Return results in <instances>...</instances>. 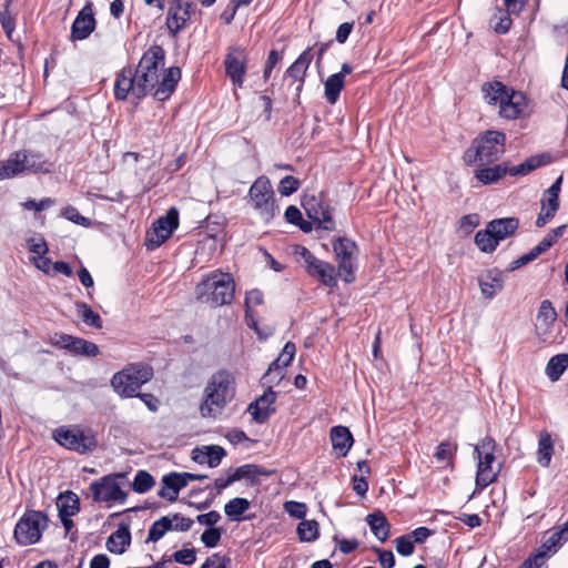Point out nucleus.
<instances>
[{"label": "nucleus", "mask_w": 568, "mask_h": 568, "mask_svg": "<svg viewBox=\"0 0 568 568\" xmlns=\"http://www.w3.org/2000/svg\"><path fill=\"white\" fill-rule=\"evenodd\" d=\"M236 389L235 376L227 369H219L209 379L204 392L200 413L205 418H216L234 398Z\"/></svg>", "instance_id": "obj_1"}, {"label": "nucleus", "mask_w": 568, "mask_h": 568, "mask_svg": "<svg viewBox=\"0 0 568 568\" xmlns=\"http://www.w3.org/2000/svg\"><path fill=\"white\" fill-rule=\"evenodd\" d=\"M235 282L230 273L213 271L203 275L195 286L194 294L197 302L211 307L229 305L234 300Z\"/></svg>", "instance_id": "obj_2"}, {"label": "nucleus", "mask_w": 568, "mask_h": 568, "mask_svg": "<svg viewBox=\"0 0 568 568\" xmlns=\"http://www.w3.org/2000/svg\"><path fill=\"white\" fill-rule=\"evenodd\" d=\"M134 73L138 79V91L143 92L146 97L149 93L158 101L170 99L181 80V69L179 67H170L163 72L160 80V73L151 70H142L135 68Z\"/></svg>", "instance_id": "obj_3"}, {"label": "nucleus", "mask_w": 568, "mask_h": 568, "mask_svg": "<svg viewBox=\"0 0 568 568\" xmlns=\"http://www.w3.org/2000/svg\"><path fill=\"white\" fill-rule=\"evenodd\" d=\"M506 135L501 131L487 130L477 136L467 149L464 160L468 165H488L497 161L506 151Z\"/></svg>", "instance_id": "obj_4"}, {"label": "nucleus", "mask_w": 568, "mask_h": 568, "mask_svg": "<svg viewBox=\"0 0 568 568\" xmlns=\"http://www.w3.org/2000/svg\"><path fill=\"white\" fill-rule=\"evenodd\" d=\"M52 438L60 446L80 455L90 454L98 447L94 432L79 425L60 426L53 430Z\"/></svg>", "instance_id": "obj_5"}, {"label": "nucleus", "mask_w": 568, "mask_h": 568, "mask_svg": "<svg viewBox=\"0 0 568 568\" xmlns=\"http://www.w3.org/2000/svg\"><path fill=\"white\" fill-rule=\"evenodd\" d=\"M153 377V368L145 364H132L115 373L111 379L113 389L121 397H134L138 389Z\"/></svg>", "instance_id": "obj_6"}, {"label": "nucleus", "mask_w": 568, "mask_h": 568, "mask_svg": "<svg viewBox=\"0 0 568 568\" xmlns=\"http://www.w3.org/2000/svg\"><path fill=\"white\" fill-rule=\"evenodd\" d=\"M496 442L490 436H485L476 446L475 454L477 455V471L476 485L484 489L497 480L500 471V465L496 464L495 457Z\"/></svg>", "instance_id": "obj_7"}, {"label": "nucleus", "mask_w": 568, "mask_h": 568, "mask_svg": "<svg viewBox=\"0 0 568 568\" xmlns=\"http://www.w3.org/2000/svg\"><path fill=\"white\" fill-rule=\"evenodd\" d=\"M48 516L40 510H26L14 526L13 538L20 546L37 544L48 527Z\"/></svg>", "instance_id": "obj_8"}, {"label": "nucleus", "mask_w": 568, "mask_h": 568, "mask_svg": "<svg viewBox=\"0 0 568 568\" xmlns=\"http://www.w3.org/2000/svg\"><path fill=\"white\" fill-rule=\"evenodd\" d=\"M248 197L254 210L265 221L270 222L277 212L274 191L267 176H258L248 190Z\"/></svg>", "instance_id": "obj_9"}, {"label": "nucleus", "mask_w": 568, "mask_h": 568, "mask_svg": "<svg viewBox=\"0 0 568 568\" xmlns=\"http://www.w3.org/2000/svg\"><path fill=\"white\" fill-rule=\"evenodd\" d=\"M123 477V474L114 473L92 481L89 489L91 491L93 501L106 504H124L128 498V494L121 488L120 483L118 481Z\"/></svg>", "instance_id": "obj_10"}, {"label": "nucleus", "mask_w": 568, "mask_h": 568, "mask_svg": "<svg viewBox=\"0 0 568 568\" xmlns=\"http://www.w3.org/2000/svg\"><path fill=\"white\" fill-rule=\"evenodd\" d=\"M13 178L24 172L50 173L53 163L44 159L42 153L32 151H16L8 158Z\"/></svg>", "instance_id": "obj_11"}, {"label": "nucleus", "mask_w": 568, "mask_h": 568, "mask_svg": "<svg viewBox=\"0 0 568 568\" xmlns=\"http://www.w3.org/2000/svg\"><path fill=\"white\" fill-rule=\"evenodd\" d=\"M303 207L310 220L316 222V230L321 229L333 232L336 223L333 219V207L328 204L323 193L318 195L305 196Z\"/></svg>", "instance_id": "obj_12"}, {"label": "nucleus", "mask_w": 568, "mask_h": 568, "mask_svg": "<svg viewBox=\"0 0 568 568\" xmlns=\"http://www.w3.org/2000/svg\"><path fill=\"white\" fill-rule=\"evenodd\" d=\"M179 226V211L176 207H170L166 214L153 223L151 231L146 233L145 246L153 250L162 245L171 237L174 230Z\"/></svg>", "instance_id": "obj_13"}, {"label": "nucleus", "mask_w": 568, "mask_h": 568, "mask_svg": "<svg viewBox=\"0 0 568 568\" xmlns=\"http://www.w3.org/2000/svg\"><path fill=\"white\" fill-rule=\"evenodd\" d=\"M246 64L247 54L245 49L240 45L230 47L224 59V69L226 77L230 78L236 88L243 87Z\"/></svg>", "instance_id": "obj_14"}, {"label": "nucleus", "mask_w": 568, "mask_h": 568, "mask_svg": "<svg viewBox=\"0 0 568 568\" xmlns=\"http://www.w3.org/2000/svg\"><path fill=\"white\" fill-rule=\"evenodd\" d=\"M50 343L53 346L69 351L73 355H81L88 357H95L100 351L97 344L81 337H75L69 334L55 333Z\"/></svg>", "instance_id": "obj_15"}, {"label": "nucleus", "mask_w": 568, "mask_h": 568, "mask_svg": "<svg viewBox=\"0 0 568 568\" xmlns=\"http://www.w3.org/2000/svg\"><path fill=\"white\" fill-rule=\"evenodd\" d=\"M193 12L194 4L191 0H171L165 22L170 34L175 37L184 29Z\"/></svg>", "instance_id": "obj_16"}, {"label": "nucleus", "mask_w": 568, "mask_h": 568, "mask_svg": "<svg viewBox=\"0 0 568 568\" xmlns=\"http://www.w3.org/2000/svg\"><path fill=\"white\" fill-rule=\"evenodd\" d=\"M136 89L138 79L133 69L130 65L122 68L115 75L114 98L118 101H125L130 95L136 100L143 99V92L140 93Z\"/></svg>", "instance_id": "obj_17"}, {"label": "nucleus", "mask_w": 568, "mask_h": 568, "mask_svg": "<svg viewBox=\"0 0 568 568\" xmlns=\"http://www.w3.org/2000/svg\"><path fill=\"white\" fill-rule=\"evenodd\" d=\"M295 352V344L287 342L278 357L270 364L268 369L262 378L263 384L278 385L285 376V368L294 359Z\"/></svg>", "instance_id": "obj_18"}, {"label": "nucleus", "mask_w": 568, "mask_h": 568, "mask_svg": "<svg viewBox=\"0 0 568 568\" xmlns=\"http://www.w3.org/2000/svg\"><path fill=\"white\" fill-rule=\"evenodd\" d=\"M267 389L255 400L248 404L247 412L254 422L264 424L276 410L275 402L277 393L273 390L274 384H266Z\"/></svg>", "instance_id": "obj_19"}, {"label": "nucleus", "mask_w": 568, "mask_h": 568, "mask_svg": "<svg viewBox=\"0 0 568 568\" xmlns=\"http://www.w3.org/2000/svg\"><path fill=\"white\" fill-rule=\"evenodd\" d=\"M97 20L93 12V3L88 1L84 7L78 12L72 27L71 39L73 41H82L88 39L94 31Z\"/></svg>", "instance_id": "obj_20"}, {"label": "nucleus", "mask_w": 568, "mask_h": 568, "mask_svg": "<svg viewBox=\"0 0 568 568\" xmlns=\"http://www.w3.org/2000/svg\"><path fill=\"white\" fill-rule=\"evenodd\" d=\"M527 109V98L524 93L510 90L499 103V115L506 120H516L523 116Z\"/></svg>", "instance_id": "obj_21"}, {"label": "nucleus", "mask_w": 568, "mask_h": 568, "mask_svg": "<svg viewBox=\"0 0 568 568\" xmlns=\"http://www.w3.org/2000/svg\"><path fill=\"white\" fill-rule=\"evenodd\" d=\"M557 318V312L549 300L540 303L538 314L536 316L535 328L537 335L546 341L551 332V327Z\"/></svg>", "instance_id": "obj_22"}, {"label": "nucleus", "mask_w": 568, "mask_h": 568, "mask_svg": "<svg viewBox=\"0 0 568 568\" xmlns=\"http://www.w3.org/2000/svg\"><path fill=\"white\" fill-rule=\"evenodd\" d=\"M311 50L312 49L310 47L306 48L285 72L286 77L300 82L298 87L296 88L298 92L304 85L306 72L313 59Z\"/></svg>", "instance_id": "obj_23"}, {"label": "nucleus", "mask_w": 568, "mask_h": 568, "mask_svg": "<svg viewBox=\"0 0 568 568\" xmlns=\"http://www.w3.org/2000/svg\"><path fill=\"white\" fill-rule=\"evenodd\" d=\"M165 61V51L159 44L151 45L142 55L136 67L160 73Z\"/></svg>", "instance_id": "obj_24"}, {"label": "nucleus", "mask_w": 568, "mask_h": 568, "mask_svg": "<svg viewBox=\"0 0 568 568\" xmlns=\"http://www.w3.org/2000/svg\"><path fill=\"white\" fill-rule=\"evenodd\" d=\"M333 449L338 456L345 457L353 445V436L345 426H334L329 433Z\"/></svg>", "instance_id": "obj_25"}, {"label": "nucleus", "mask_w": 568, "mask_h": 568, "mask_svg": "<svg viewBox=\"0 0 568 568\" xmlns=\"http://www.w3.org/2000/svg\"><path fill=\"white\" fill-rule=\"evenodd\" d=\"M306 272L310 276L318 278L322 284L328 287H334L337 284L335 267L328 262L317 258Z\"/></svg>", "instance_id": "obj_26"}, {"label": "nucleus", "mask_w": 568, "mask_h": 568, "mask_svg": "<svg viewBox=\"0 0 568 568\" xmlns=\"http://www.w3.org/2000/svg\"><path fill=\"white\" fill-rule=\"evenodd\" d=\"M131 542V532L125 524H120L118 529L106 539V548L110 552L122 555Z\"/></svg>", "instance_id": "obj_27"}, {"label": "nucleus", "mask_w": 568, "mask_h": 568, "mask_svg": "<svg viewBox=\"0 0 568 568\" xmlns=\"http://www.w3.org/2000/svg\"><path fill=\"white\" fill-rule=\"evenodd\" d=\"M487 226L489 227V232L494 234L495 239L500 242L515 234L519 227V220L517 217L497 219L490 221Z\"/></svg>", "instance_id": "obj_28"}, {"label": "nucleus", "mask_w": 568, "mask_h": 568, "mask_svg": "<svg viewBox=\"0 0 568 568\" xmlns=\"http://www.w3.org/2000/svg\"><path fill=\"white\" fill-rule=\"evenodd\" d=\"M366 521L373 532V535L382 542L386 541L389 537L390 525L385 515L377 510L368 514Z\"/></svg>", "instance_id": "obj_29"}, {"label": "nucleus", "mask_w": 568, "mask_h": 568, "mask_svg": "<svg viewBox=\"0 0 568 568\" xmlns=\"http://www.w3.org/2000/svg\"><path fill=\"white\" fill-rule=\"evenodd\" d=\"M479 287L481 294L491 300L498 292H500L504 287V281L498 271H489L486 275L480 276Z\"/></svg>", "instance_id": "obj_30"}, {"label": "nucleus", "mask_w": 568, "mask_h": 568, "mask_svg": "<svg viewBox=\"0 0 568 568\" xmlns=\"http://www.w3.org/2000/svg\"><path fill=\"white\" fill-rule=\"evenodd\" d=\"M235 481L247 479L252 483L257 480L258 476L270 477L275 474V469H267L255 464H245L232 470Z\"/></svg>", "instance_id": "obj_31"}, {"label": "nucleus", "mask_w": 568, "mask_h": 568, "mask_svg": "<svg viewBox=\"0 0 568 568\" xmlns=\"http://www.w3.org/2000/svg\"><path fill=\"white\" fill-rule=\"evenodd\" d=\"M59 516L73 517L80 511V499L73 491L61 493L57 498Z\"/></svg>", "instance_id": "obj_32"}, {"label": "nucleus", "mask_w": 568, "mask_h": 568, "mask_svg": "<svg viewBox=\"0 0 568 568\" xmlns=\"http://www.w3.org/2000/svg\"><path fill=\"white\" fill-rule=\"evenodd\" d=\"M508 164L506 162L496 164L494 166L480 168L475 171V178L484 185L498 182L505 174H507Z\"/></svg>", "instance_id": "obj_33"}, {"label": "nucleus", "mask_w": 568, "mask_h": 568, "mask_svg": "<svg viewBox=\"0 0 568 568\" xmlns=\"http://www.w3.org/2000/svg\"><path fill=\"white\" fill-rule=\"evenodd\" d=\"M554 454V442L547 430H541L538 438L537 462L542 467H548Z\"/></svg>", "instance_id": "obj_34"}, {"label": "nucleus", "mask_w": 568, "mask_h": 568, "mask_svg": "<svg viewBox=\"0 0 568 568\" xmlns=\"http://www.w3.org/2000/svg\"><path fill=\"white\" fill-rule=\"evenodd\" d=\"M510 90L499 81L488 82L483 85L484 99L488 104L493 105H499Z\"/></svg>", "instance_id": "obj_35"}, {"label": "nucleus", "mask_w": 568, "mask_h": 568, "mask_svg": "<svg viewBox=\"0 0 568 568\" xmlns=\"http://www.w3.org/2000/svg\"><path fill=\"white\" fill-rule=\"evenodd\" d=\"M251 507V503L246 498L235 497L227 501L224 506V513L227 518L232 521H242L245 519L243 514L248 510Z\"/></svg>", "instance_id": "obj_36"}, {"label": "nucleus", "mask_w": 568, "mask_h": 568, "mask_svg": "<svg viewBox=\"0 0 568 568\" xmlns=\"http://www.w3.org/2000/svg\"><path fill=\"white\" fill-rule=\"evenodd\" d=\"M345 80L339 74H331L324 82V97L329 104H335L344 89Z\"/></svg>", "instance_id": "obj_37"}, {"label": "nucleus", "mask_w": 568, "mask_h": 568, "mask_svg": "<svg viewBox=\"0 0 568 568\" xmlns=\"http://www.w3.org/2000/svg\"><path fill=\"white\" fill-rule=\"evenodd\" d=\"M547 162L545 161L544 155H534L528 159H526L523 163L515 165V166H508L507 173L517 176V175H527L534 170L545 165Z\"/></svg>", "instance_id": "obj_38"}, {"label": "nucleus", "mask_w": 568, "mask_h": 568, "mask_svg": "<svg viewBox=\"0 0 568 568\" xmlns=\"http://www.w3.org/2000/svg\"><path fill=\"white\" fill-rule=\"evenodd\" d=\"M161 498L174 503L179 497V489L175 478V471L164 475L161 479V488L158 491Z\"/></svg>", "instance_id": "obj_39"}, {"label": "nucleus", "mask_w": 568, "mask_h": 568, "mask_svg": "<svg viewBox=\"0 0 568 568\" xmlns=\"http://www.w3.org/2000/svg\"><path fill=\"white\" fill-rule=\"evenodd\" d=\"M568 368V354L552 356L546 365V374L550 381L556 382Z\"/></svg>", "instance_id": "obj_40"}, {"label": "nucleus", "mask_w": 568, "mask_h": 568, "mask_svg": "<svg viewBox=\"0 0 568 568\" xmlns=\"http://www.w3.org/2000/svg\"><path fill=\"white\" fill-rule=\"evenodd\" d=\"M173 524L169 516H163L160 519L155 520L148 534L146 541L156 542L160 540L168 531L172 530Z\"/></svg>", "instance_id": "obj_41"}, {"label": "nucleus", "mask_w": 568, "mask_h": 568, "mask_svg": "<svg viewBox=\"0 0 568 568\" xmlns=\"http://www.w3.org/2000/svg\"><path fill=\"white\" fill-rule=\"evenodd\" d=\"M75 308L78 315L87 325L98 329L102 328V320L100 315L94 312L90 305L84 302H78L75 303Z\"/></svg>", "instance_id": "obj_42"}, {"label": "nucleus", "mask_w": 568, "mask_h": 568, "mask_svg": "<svg viewBox=\"0 0 568 568\" xmlns=\"http://www.w3.org/2000/svg\"><path fill=\"white\" fill-rule=\"evenodd\" d=\"M457 448L458 446L456 443H452L448 440L442 442L436 447L434 457L439 463H446L447 465L453 466Z\"/></svg>", "instance_id": "obj_43"}, {"label": "nucleus", "mask_w": 568, "mask_h": 568, "mask_svg": "<svg viewBox=\"0 0 568 568\" xmlns=\"http://www.w3.org/2000/svg\"><path fill=\"white\" fill-rule=\"evenodd\" d=\"M297 535L301 541H315L320 536L318 523L315 519L302 520L297 526Z\"/></svg>", "instance_id": "obj_44"}, {"label": "nucleus", "mask_w": 568, "mask_h": 568, "mask_svg": "<svg viewBox=\"0 0 568 568\" xmlns=\"http://www.w3.org/2000/svg\"><path fill=\"white\" fill-rule=\"evenodd\" d=\"M155 485L153 476L146 470H138L132 481V489L138 494H145Z\"/></svg>", "instance_id": "obj_45"}, {"label": "nucleus", "mask_w": 568, "mask_h": 568, "mask_svg": "<svg viewBox=\"0 0 568 568\" xmlns=\"http://www.w3.org/2000/svg\"><path fill=\"white\" fill-rule=\"evenodd\" d=\"M357 246L354 241H351L346 237H338L333 243V250L335 252L336 258L345 260L353 258L354 252Z\"/></svg>", "instance_id": "obj_46"}, {"label": "nucleus", "mask_w": 568, "mask_h": 568, "mask_svg": "<svg viewBox=\"0 0 568 568\" xmlns=\"http://www.w3.org/2000/svg\"><path fill=\"white\" fill-rule=\"evenodd\" d=\"M475 243L481 252L491 253L496 250L499 242L489 232V227L486 226V230L476 233Z\"/></svg>", "instance_id": "obj_47"}, {"label": "nucleus", "mask_w": 568, "mask_h": 568, "mask_svg": "<svg viewBox=\"0 0 568 568\" xmlns=\"http://www.w3.org/2000/svg\"><path fill=\"white\" fill-rule=\"evenodd\" d=\"M11 2L12 0H0V23L9 37L14 30V18L10 12Z\"/></svg>", "instance_id": "obj_48"}, {"label": "nucleus", "mask_w": 568, "mask_h": 568, "mask_svg": "<svg viewBox=\"0 0 568 568\" xmlns=\"http://www.w3.org/2000/svg\"><path fill=\"white\" fill-rule=\"evenodd\" d=\"M566 539L567 537L564 538L562 531H555L542 542L538 550H544L545 557H547L550 552H556L558 547H560L562 545V541Z\"/></svg>", "instance_id": "obj_49"}, {"label": "nucleus", "mask_w": 568, "mask_h": 568, "mask_svg": "<svg viewBox=\"0 0 568 568\" xmlns=\"http://www.w3.org/2000/svg\"><path fill=\"white\" fill-rule=\"evenodd\" d=\"M245 323L250 328L254 329L260 339L268 338L274 332L271 327H267L266 329H261L258 327L253 310H245Z\"/></svg>", "instance_id": "obj_50"}, {"label": "nucleus", "mask_w": 568, "mask_h": 568, "mask_svg": "<svg viewBox=\"0 0 568 568\" xmlns=\"http://www.w3.org/2000/svg\"><path fill=\"white\" fill-rule=\"evenodd\" d=\"M204 449H206V465L212 468L217 467L226 455L225 449L219 445L204 446Z\"/></svg>", "instance_id": "obj_51"}, {"label": "nucleus", "mask_w": 568, "mask_h": 568, "mask_svg": "<svg viewBox=\"0 0 568 568\" xmlns=\"http://www.w3.org/2000/svg\"><path fill=\"white\" fill-rule=\"evenodd\" d=\"M62 216L78 225H81V226H84V227H89L91 225V221L90 219L81 215L79 213V211L74 207V206H71V205H68L65 206L63 210H62Z\"/></svg>", "instance_id": "obj_52"}, {"label": "nucleus", "mask_w": 568, "mask_h": 568, "mask_svg": "<svg viewBox=\"0 0 568 568\" xmlns=\"http://www.w3.org/2000/svg\"><path fill=\"white\" fill-rule=\"evenodd\" d=\"M338 272L346 283H353L355 281L354 263L353 258L338 260Z\"/></svg>", "instance_id": "obj_53"}, {"label": "nucleus", "mask_w": 568, "mask_h": 568, "mask_svg": "<svg viewBox=\"0 0 568 568\" xmlns=\"http://www.w3.org/2000/svg\"><path fill=\"white\" fill-rule=\"evenodd\" d=\"M298 187L300 181L293 175H286L280 181L278 192L284 196H288L296 192Z\"/></svg>", "instance_id": "obj_54"}, {"label": "nucleus", "mask_w": 568, "mask_h": 568, "mask_svg": "<svg viewBox=\"0 0 568 568\" xmlns=\"http://www.w3.org/2000/svg\"><path fill=\"white\" fill-rule=\"evenodd\" d=\"M221 536V528H207L202 532L201 541L205 545V547L213 548L220 542Z\"/></svg>", "instance_id": "obj_55"}, {"label": "nucleus", "mask_w": 568, "mask_h": 568, "mask_svg": "<svg viewBox=\"0 0 568 568\" xmlns=\"http://www.w3.org/2000/svg\"><path fill=\"white\" fill-rule=\"evenodd\" d=\"M396 550L399 555L407 557L414 554V542L408 535L399 536L395 539Z\"/></svg>", "instance_id": "obj_56"}, {"label": "nucleus", "mask_w": 568, "mask_h": 568, "mask_svg": "<svg viewBox=\"0 0 568 568\" xmlns=\"http://www.w3.org/2000/svg\"><path fill=\"white\" fill-rule=\"evenodd\" d=\"M230 562V557L215 552L209 556L200 568H227Z\"/></svg>", "instance_id": "obj_57"}, {"label": "nucleus", "mask_w": 568, "mask_h": 568, "mask_svg": "<svg viewBox=\"0 0 568 568\" xmlns=\"http://www.w3.org/2000/svg\"><path fill=\"white\" fill-rule=\"evenodd\" d=\"M173 559L182 565L190 566L195 562L196 554L193 548H184L173 554Z\"/></svg>", "instance_id": "obj_58"}, {"label": "nucleus", "mask_w": 568, "mask_h": 568, "mask_svg": "<svg viewBox=\"0 0 568 568\" xmlns=\"http://www.w3.org/2000/svg\"><path fill=\"white\" fill-rule=\"evenodd\" d=\"M170 518L173 524L172 530H176V531H189L192 528L193 523H194L193 519L184 517L179 513L173 514L172 517H170Z\"/></svg>", "instance_id": "obj_59"}, {"label": "nucleus", "mask_w": 568, "mask_h": 568, "mask_svg": "<svg viewBox=\"0 0 568 568\" xmlns=\"http://www.w3.org/2000/svg\"><path fill=\"white\" fill-rule=\"evenodd\" d=\"M373 551L378 555V562L383 568H393L395 566V556L392 550L373 547Z\"/></svg>", "instance_id": "obj_60"}, {"label": "nucleus", "mask_w": 568, "mask_h": 568, "mask_svg": "<svg viewBox=\"0 0 568 568\" xmlns=\"http://www.w3.org/2000/svg\"><path fill=\"white\" fill-rule=\"evenodd\" d=\"M545 558V551L537 550V552L531 554L527 559H525L518 568H539L544 565Z\"/></svg>", "instance_id": "obj_61"}, {"label": "nucleus", "mask_w": 568, "mask_h": 568, "mask_svg": "<svg viewBox=\"0 0 568 568\" xmlns=\"http://www.w3.org/2000/svg\"><path fill=\"white\" fill-rule=\"evenodd\" d=\"M282 55L276 50H271L264 67L263 79L267 81L272 74L274 67L281 61Z\"/></svg>", "instance_id": "obj_62"}, {"label": "nucleus", "mask_w": 568, "mask_h": 568, "mask_svg": "<svg viewBox=\"0 0 568 568\" xmlns=\"http://www.w3.org/2000/svg\"><path fill=\"white\" fill-rule=\"evenodd\" d=\"M285 510L296 519H303L306 515V505L298 501H287Z\"/></svg>", "instance_id": "obj_63"}, {"label": "nucleus", "mask_w": 568, "mask_h": 568, "mask_svg": "<svg viewBox=\"0 0 568 568\" xmlns=\"http://www.w3.org/2000/svg\"><path fill=\"white\" fill-rule=\"evenodd\" d=\"M264 301L262 291L253 288L246 293L245 310H252L254 306L261 305Z\"/></svg>", "instance_id": "obj_64"}]
</instances>
